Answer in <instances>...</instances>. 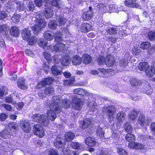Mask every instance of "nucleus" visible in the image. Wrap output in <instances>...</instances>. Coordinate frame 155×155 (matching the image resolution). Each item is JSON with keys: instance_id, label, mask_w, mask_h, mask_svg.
I'll return each mask as SVG.
<instances>
[{"instance_id": "obj_1", "label": "nucleus", "mask_w": 155, "mask_h": 155, "mask_svg": "<svg viewBox=\"0 0 155 155\" xmlns=\"http://www.w3.org/2000/svg\"><path fill=\"white\" fill-rule=\"evenodd\" d=\"M52 100L53 108H54L56 113H59L62 109L61 105H60L63 101L61 97L59 96H54L52 97Z\"/></svg>"}, {"instance_id": "obj_2", "label": "nucleus", "mask_w": 155, "mask_h": 155, "mask_svg": "<svg viewBox=\"0 0 155 155\" xmlns=\"http://www.w3.org/2000/svg\"><path fill=\"white\" fill-rule=\"evenodd\" d=\"M32 120L35 122H37L41 123L44 126H47L49 123V121L46 117L44 115L36 114L32 116Z\"/></svg>"}, {"instance_id": "obj_3", "label": "nucleus", "mask_w": 155, "mask_h": 155, "mask_svg": "<svg viewBox=\"0 0 155 155\" xmlns=\"http://www.w3.org/2000/svg\"><path fill=\"white\" fill-rule=\"evenodd\" d=\"M35 23V25L32 27V29L35 34H37L46 26V24L44 20L40 19H37Z\"/></svg>"}, {"instance_id": "obj_4", "label": "nucleus", "mask_w": 155, "mask_h": 155, "mask_svg": "<svg viewBox=\"0 0 155 155\" xmlns=\"http://www.w3.org/2000/svg\"><path fill=\"white\" fill-rule=\"evenodd\" d=\"M89 10L85 11L83 13L82 18L83 20L88 21L91 19L94 15V12L92 10V8L90 6L89 8Z\"/></svg>"}, {"instance_id": "obj_5", "label": "nucleus", "mask_w": 155, "mask_h": 155, "mask_svg": "<svg viewBox=\"0 0 155 155\" xmlns=\"http://www.w3.org/2000/svg\"><path fill=\"white\" fill-rule=\"evenodd\" d=\"M115 107L113 106H109L106 108L105 112L109 118V122H111L114 120V115L115 114Z\"/></svg>"}, {"instance_id": "obj_6", "label": "nucleus", "mask_w": 155, "mask_h": 155, "mask_svg": "<svg viewBox=\"0 0 155 155\" xmlns=\"http://www.w3.org/2000/svg\"><path fill=\"white\" fill-rule=\"evenodd\" d=\"M33 131L34 133L40 137H42L44 135L43 128L39 124H37L34 126Z\"/></svg>"}, {"instance_id": "obj_7", "label": "nucleus", "mask_w": 155, "mask_h": 155, "mask_svg": "<svg viewBox=\"0 0 155 155\" xmlns=\"http://www.w3.org/2000/svg\"><path fill=\"white\" fill-rule=\"evenodd\" d=\"M73 107L74 109L79 110L81 108L82 105V101L79 98L74 97L72 100Z\"/></svg>"}, {"instance_id": "obj_8", "label": "nucleus", "mask_w": 155, "mask_h": 155, "mask_svg": "<svg viewBox=\"0 0 155 155\" xmlns=\"http://www.w3.org/2000/svg\"><path fill=\"white\" fill-rule=\"evenodd\" d=\"M20 127L25 132H29L31 129L30 123L27 120H22L20 121Z\"/></svg>"}, {"instance_id": "obj_9", "label": "nucleus", "mask_w": 155, "mask_h": 155, "mask_svg": "<svg viewBox=\"0 0 155 155\" xmlns=\"http://www.w3.org/2000/svg\"><path fill=\"white\" fill-rule=\"evenodd\" d=\"M128 146L131 149L136 150L143 149L144 148V146L143 144L134 142L129 143Z\"/></svg>"}, {"instance_id": "obj_10", "label": "nucleus", "mask_w": 155, "mask_h": 155, "mask_svg": "<svg viewBox=\"0 0 155 155\" xmlns=\"http://www.w3.org/2000/svg\"><path fill=\"white\" fill-rule=\"evenodd\" d=\"M65 144L64 140L62 138L58 137L54 142V146L58 148H62Z\"/></svg>"}, {"instance_id": "obj_11", "label": "nucleus", "mask_w": 155, "mask_h": 155, "mask_svg": "<svg viewBox=\"0 0 155 155\" xmlns=\"http://www.w3.org/2000/svg\"><path fill=\"white\" fill-rule=\"evenodd\" d=\"M105 63L107 67H111L114 65L115 62L114 58L112 55H108L104 59Z\"/></svg>"}, {"instance_id": "obj_12", "label": "nucleus", "mask_w": 155, "mask_h": 155, "mask_svg": "<svg viewBox=\"0 0 155 155\" xmlns=\"http://www.w3.org/2000/svg\"><path fill=\"white\" fill-rule=\"evenodd\" d=\"M92 26L89 23H84L82 24L81 26V30L82 32L86 33L91 30Z\"/></svg>"}, {"instance_id": "obj_13", "label": "nucleus", "mask_w": 155, "mask_h": 155, "mask_svg": "<svg viewBox=\"0 0 155 155\" xmlns=\"http://www.w3.org/2000/svg\"><path fill=\"white\" fill-rule=\"evenodd\" d=\"M56 112L55 111L54 108H51L49 110L47 111V115L48 117L51 120H54L56 117Z\"/></svg>"}, {"instance_id": "obj_14", "label": "nucleus", "mask_w": 155, "mask_h": 155, "mask_svg": "<svg viewBox=\"0 0 155 155\" xmlns=\"http://www.w3.org/2000/svg\"><path fill=\"white\" fill-rule=\"evenodd\" d=\"M145 120V115L142 113H140L137 119V124H139L143 127L144 125Z\"/></svg>"}, {"instance_id": "obj_15", "label": "nucleus", "mask_w": 155, "mask_h": 155, "mask_svg": "<svg viewBox=\"0 0 155 155\" xmlns=\"http://www.w3.org/2000/svg\"><path fill=\"white\" fill-rule=\"evenodd\" d=\"M124 3L126 6L129 7L138 8L139 6L137 3L134 2L132 0H126Z\"/></svg>"}, {"instance_id": "obj_16", "label": "nucleus", "mask_w": 155, "mask_h": 155, "mask_svg": "<svg viewBox=\"0 0 155 155\" xmlns=\"http://www.w3.org/2000/svg\"><path fill=\"white\" fill-rule=\"evenodd\" d=\"M44 38L48 41H51L53 39L54 34L53 32L50 31H47L44 34Z\"/></svg>"}, {"instance_id": "obj_17", "label": "nucleus", "mask_w": 155, "mask_h": 155, "mask_svg": "<svg viewBox=\"0 0 155 155\" xmlns=\"http://www.w3.org/2000/svg\"><path fill=\"white\" fill-rule=\"evenodd\" d=\"M31 31L27 28L23 29L22 32V37L24 40H28L31 35Z\"/></svg>"}, {"instance_id": "obj_18", "label": "nucleus", "mask_w": 155, "mask_h": 155, "mask_svg": "<svg viewBox=\"0 0 155 155\" xmlns=\"http://www.w3.org/2000/svg\"><path fill=\"white\" fill-rule=\"evenodd\" d=\"M92 120L90 118H85L84 119L82 124V127L83 129L89 127L92 124Z\"/></svg>"}, {"instance_id": "obj_19", "label": "nucleus", "mask_w": 155, "mask_h": 155, "mask_svg": "<svg viewBox=\"0 0 155 155\" xmlns=\"http://www.w3.org/2000/svg\"><path fill=\"white\" fill-rule=\"evenodd\" d=\"M25 79L23 78H21L18 81V86L21 89L23 90L26 89L28 87L25 83Z\"/></svg>"}, {"instance_id": "obj_20", "label": "nucleus", "mask_w": 155, "mask_h": 155, "mask_svg": "<svg viewBox=\"0 0 155 155\" xmlns=\"http://www.w3.org/2000/svg\"><path fill=\"white\" fill-rule=\"evenodd\" d=\"M85 143L86 145L90 147H93L96 144V141L94 138L89 137L87 138L86 139Z\"/></svg>"}, {"instance_id": "obj_21", "label": "nucleus", "mask_w": 155, "mask_h": 155, "mask_svg": "<svg viewBox=\"0 0 155 155\" xmlns=\"http://www.w3.org/2000/svg\"><path fill=\"white\" fill-rule=\"evenodd\" d=\"M141 81L138 80L135 78H132L130 80V84L133 87H137L142 84Z\"/></svg>"}, {"instance_id": "obj_22", "label": "nucleus", "mask_w": 155, "mask_h": 155, "mask_svg": "<svg viewBox=\"0 0 155 155\" xmlns=\"http://www.w3.org/2000/svg\"><path fill=\"white\" fill-rule=\"evenodd\" d=\"M65 47V45L62 43H58L54 47V50L56 52L62 51Z\"/></svg>"}, {"instance_id": "obj_23", "label": "nucleus", "mask_w": 155, "mask_h": 155, "mask_svg": "<svg viewBox=\"0 0 155 155\" xmlns=\"http://www.w3.org/2000/svg\"><path fill=\"white\" fill-rule=\"evenodd\" d=\"M71 61L74 65H78L80 64L81 63V58L78 55H76L72 58Z\"/></svg>"}, {"instance_id": "obj_24", "label": "nucleus", "mask_w": 155, "mask_h": 155, "mask_svg": "<svg viewBox=\"0 0 155 155\" xmlns=\"http://www.w3.org/2000/svg\"><path fill=\"white\" fill-rule=\"evenodd\" d=\"M82 59V62L87 64H89L91 62V57L88 54H84L83 55Z\"/></svg>"}, {"instance_id": "obj_25", "label": "nucleus", "mask_w": 155, "mask_h": 155, "mask_svg": "<svg viewBox=\"0 0 155 155\" xmlns=\"http://www.w3.org/2000/svg\"><path fill=\"white\" fill-rule=\"evenodd\" d=\"M118 29L117 27H111L107 28V32L110 35H116L117 34Z\"/></svg>"}, {"instance_id": "obj_26", "label": "nucleus", "mask_w": 155, "mask_h": 155, "mask_svg": "<svg viewBox=\"0 0 155 155\" xmlns=\"http://www.w3.org/2000/svg\"><path fill=\"white\" fill-rule=\"evenodd\" d=\"M10 32L11 35L15 37H17L19 34L18 28L16 27H12L10 28Z\"/></svg>"}, {"instance_id": "obj_27", "label": "nucleus", "mask_w": 155, "mask_h": 155, "mask_svg": "<svg viewBox=\"0 0 155 155\" xmlns=\"http://www.w3.org/2000/svg\"><path fill=\"white\" fill-rule=\"evenodd\" d=\"M149 68V66L147 62H142L139 64L138 68L140 71H147Z\"/></svg>"}, {"instance_id": "obj_28", "label": "nucleus", "mask_w": 155, "mask_h": 155, "mask_svg": "<svg viewBox=\"0 0 155 155\" xmlns=\"http://www.w3.org/2000/svg\"><path fill=\"white\" fill-rule=\"evenodd\" d=\"M51 5L55 6L58 8H61L64 7V5L62 2L59 0H53L51 2Z\"/></svg>"}, {"instance_id": "obj_29", "label": "nucleus", "mask_w": 155, "mask_h": 155, "mask_svg": "<svg viewBox=\"0 0 155 155\" xmlns=\"http://www.w3.org/2000/svg\"><path fill=\"white\" fill-rule=\"evenodd\" d=\"M74 93L82 96H85L87 93V91L81 88H76L73 90Z\"/></svg>"}, {"instance_id": "obj_30", "label": "nucleus", "mask_w": 155, "mask_h": 155, "mask_svg": "<svg viewBox=\"0 0 155 155\" xmlns=\"http://www.w3.org/2000/svg\"><path fill=\"white\" fill-rule=\"evenodd\" d=\"M44 13L45 17L47 18L51 17L53 15V12L51 8H47L45 9Z\"/></svg>"}, {"instance_id": "obj_31", "label": "nucleus", "mask_w": 155, "mask_h": 155, "mask_svg": "<svg viewBox=\"0 0 155 155\" xmlns=\"http://www.w3.org/2000/svg\"><path fill=\"white\" fill-rule=\"evenodd\" d=\"M74 137V134L73 133L68 132L65 134V138L66 141L70 142L73 140Z\"/></svg>"}, {"instance_id": "obj_32", "label": "nucleus", "mask_w": 155, "mask_h": 155, "mask_svg": "<svg viewBox=\"0 0 155 155\" xmlns=\"http://www.w3.org/2000/svg\"><path fill=\"white\" fill-rule=\"evenodd\" d=\"M57 25L58 26H62L65 25L66 22V19L62 16H59L57 18Z\"/></svg>"}, {"instance_id": "obj_33", "label": "nucleus", "mask_w": 155, "mask_h": 155, "mask_svg": "<svg viewBox=\"0 0 155 155\" xmlns=\"http://www.w3.org/2000/svg\"><path fill=\"white\" fill-rule=\"evenodd\" d=\"M71 146L72 148L76 149L81 150L84 148L83 145L78 143L72 142L71 144Z\"/></svg>"}, {"instance_id": "obj_34", "label": "nucleus", "mask_w": 155, "mask_h": 155, "mask_svg": "<svg viewBox=\"0 0 155 155\" xmlns=\"http://www.w3.org/2000/svg\"><path fill=\"white\" fill-rule=\"evenodd\" d=\"M143 91L147 95H150L153 92V89L150 85H148L143 87Z\"/></svg>"}, {"instance_id": "obj_35", "label": "nucleus", "mask_w": 155, "mask_h": 155, "mask_svg": "<svg viewBox=\"0 0 155 155\" xmlns=\"http://www.w3.org/2000/svg\"><path fill=\"white\" fill-rule=\"evenodd\" d=\"M52 74L55 75H57L61 74L62 72L58 69L57 67L55 65L53 66L51 68Z\"/></svg>"}, {"instance_id": "obj_36", "label": "nucleus", "mask_w": 155, "mask_h": 155, "mask_svg": "<svg viewBox=\"0 0 155 155\" xmlns=\"http://www.w3.org/2000/svg\"><path fill=\"white\" fill-rule=\"evenodd\" d=\"M125 114L123 112H119L117 115V119L118 121L120 122H123L124 120Z\"/></svg>"}, {"instance_id": "obj_37", "label": "nucleus", "mask_w": 155, "mask_h": 155, "mask_svg": "<svg viewBox=\"0 0 155 155\" xmlns=\"http://www.w3.org/2000/svg\"><path fill=\"white\" fill-rule=\"evenodd\" d=\"M125 139L127 141L130 142H134L135 139L134 135L130 133L127 134L125 136Z\"/></svg>"}, {"instance_id": "obj_38", "label": "nucleus", "mask_w": 155, "mask_h": 155, "mask_svg": "<svg viewBox=\"0 0 155 155\" xmlns=\"http://www.w3.org/2000/svg\"><path fill=\"white\" fill-rule=\"evenodd\" d=\"M138 113V112L135 110H133L129 114V118L132 120H134L136 118Z\"/></svg>"}, {"instance_id": "obj_39", "label": "nucleus", "mask_w": 155, "mask_h": 155, "mask_svg": "<svg viewBox=\"0 0 155 155\" xmlns=\"http://www.w3.org/2000/svg\"><path fill=\"white\" fill-rule=\"evenodd\" d=\"M61 63L63 65L68 66L70 63V61L69 56H66L63 58L61 61Z\"/></svg>"}, {"instance_id": "obj_40", "label": "nucleus", "mask_w": 155, "mask_h": 155, "mask_svg": "<svg viewBox=\"0 0 155 155\" xmlns=\"http://www.w3.org/2000/svg\"><path fill=\"white\" fill-rule=\"evenodd\" d=\"M75 78L73 77L70 80H65L64 81V84L65 86L71 85L74 82Z\"/></svg>"}, {"instance_id": "obj_41", "label": "nucleus", "mask_w": 155, "mask_h": 155, "mask_svg": "<svg viewBox=\"0 0 155 155\" xmlns=\"http://www.w3.org/2000/svg\"><path fill=\"white\" fill-rule=\"evenodd\" d=\"M62 101L63 102L62 105L63 107L66 109L70 107L71 102L69 100L66 98L64 99Z\"/></svg>"}, {"instance_id": "obj_42", "label": "nucleus", "mask_w": 155, "mask_h": 155, "mask_svg": "<svg viewBox=\"0 0 155 155\" xmlns=\"http://www.w3.org/2000/svg\"><path fill=\"white\" fill-rule=\"evenodd\" d=\"M62 35L60 32H57L55 33V41L59 42L63 39Z\"/></svg>"}, {"instance_id": "obj_43", "label": "nucleus", "mask_w": 155, "mask_h": 155, "mask_svg": "<svg viewBox=\"0 0 155 155\" xmlns=\"http://www.w3.org/2000/svg\"><path fill=\"white\" fill-rule=\"evenodd\" d=\"M104 128L97 127V128L96 133L97 135L100 137H102L104 134Z\"/></svg>"}, {"instance_id": "obj_44", "label": "nucleus", "mask_w": 155, "mask_h": 155, "mask_svg": "<svg viewBox=\"0 0 155 155\" xmlns=\"http://www.w3.org/2000/svg\"><path fill=\"white\" fill-rule=\"evenodd\" d=\"M127 55H125L124 57L125 59H122L120 61V66L122 67H126L128 65V62L127 60H126L125 58L127 57Z\"/></svg>"}, {"instance_id": "obj_45", "label": "nucleus", "mask_w": 155, "mask_h": 155, "mask_svg": "<svg viewBox=\"0 0 155 155\" xmlns=\"http://www.w3.org/2000/svg\"><path fill=\"white\" fill-rule=\"evenodd\" d=\"M147 38L150 41L155 40V31H150L147 34Z\"/></svg>"}, {"instance_id": "obj_46", "label": "nucleus", "mask_w": 155, "mask_h": 155, "mask_svg": "<svg viewBox=\"0 0 155 155\" xmlns=\"http://www.w3.org/2000/svg\"><path fill=\"white\" fill-rule=\"evenodd\" d=\"M10 135L9 132L7 130H5L0 133V136L4 139L8 138L9 137Z\"/></svg>"}, {"instance_id": "obj_47", "label": "nucleus", "mask_w": 155, "mask_h": 155, "mask_svg": "<svg viewBox=\"0 0 155 155\" xmlns=\"http://www.w3.org/2000/svg\"><path fill=\"white\" fill-rule=\"evenodd\" d=\"M35 8V6L33 3L30 1H29L27 4V6L26 7V9L27 11H33Z\"/></svg>"}, {"instance_id": "obj_48", "label": "nucleus", "mask_w": 155, "mask_h": 155, "mask_svg": "<svg viewBox=\"0 0 155 155\" xmlns=\"http://www.w3.org/2000/svg\"><path fill=\"white\" fill-rule=\"evenodd\" d=\"M48 43L46 41H44V40H41L38 43L39 45L40 46L43 47L44 49H45L46 48H47L48 50H50L51 49V47L50 46H46L47 45Z\"/></svg>"}, {"instance_id": "obj_49", "label": "nucleus", "mask_w": 155, "mask_h": 155, "mask_svg": "<svg viewBox=\"0 0 155 155\" xmlns=\"http://www.w3.org/2000/svg\"><path fill=\"white\" fill-rule=\"evenodd\" d=\"M28 42L30 45H33L35 44L37 42V39L35 37H30L28 39Z\"/></svg>"}, {"instance_id": "obj_50", "label": "nucleus", "mask_w": 155, "mask_h": 155, "mask_svg": "<svg viewBox=\"0 0 155 155\" xmlns=\"http://www.w3.org/2000/svg\"><path fill=\"white\" fill-rule=\"evenodd\" d=\"M150 46V44L149 42H144L142 43L140 45V48L143 49H146Z\"/></svg>"}, {"instance_id": "obj_51", "label": "nucleus", "mask_w": 155, "mask_h": 155, "mask_svg": "<svg viewBox=\"0 0 155 155\" xmlns=\"http://www.w3.org/2000/svg\"><path fill=\"white\" fill-rule=\"evenodd\" d=\"M17 9L19 11H23L24 8V4L23 2H17L16 3Z\"/></svg>"}, {"instance_id": "obj_52", "label": "nucleus", "mask_w": 155, "mask_h": 155, "mask_svg": "<svg viewBox=\"0 0 155 155\" xmlns=\"http://www.w3.org/2000/svg\"><path fill=\"white\" fill-rule=\"evenodd\" d=\"M45 93L47 95L52 94L54 92V90L52 88L48 87L46 88L44 91Z\"/></svg>"}, {"instance_id": "obj_53", "label": "nucleus", "mask_w": 155, "mask_h": 155, "mask_svg": "<svg viewBox=\"0 0 155 155\" xmlns=\"http://www.w3.org/2000/svg\"><path fill=\"white\" fill-rule=\"evenodd\" d=\"M57 25L56 23L54 21H51L48 24L49 28L52 29H55L57 27Z\"/></svg>"}, {"instance_id": "obj_54", "label": "nucleus", "mask_w": 155, "mask_h": 155, "mask_svg": "<svg viewBox=\"0 0 155 155\" xmlns=\"http://www.w3.org/2000/svg\"><path fill=\"white\" fill-rule=\"evenodd\" d=\"M9 28L8 26L6 25H0V33L3 31L6 33V32L9 30Z\"/></svg>"}, {"instance_id": "obj_55", "label": "nucleus", "mask_w": 155, "mask_h": 155, "mask_svg": "<svg viewBox=\"0 0 155 155\" xmlns=\"http://www.w3.org/2000/svg\"><path fill=\"white\" fill-rule=\"evenodd\" d=\"M154 68L153 67H151L149 70L146 71V73L147 76L151 77L153 76V74Z\"/></svg>"}, {"instance_id": "obj_56", "label": "nucleus", "mask_w": 155, "mask_h": 155, "mask_svg": "<svg viewBox=\"0 0 155 155\" xmlns=\"http://www.w3.org/2000/svg\"><path fill=\"white\" fill-rule=\"evenodd\" d=\"M20 19V16L18 15H15L12 18V21L14 23L19 22Z\"/></svg>"}, {"instance_id": "obj_57", "label": "nucleus", "mask_w": 155, "mask_h": 155, "mask_svg": "<svg viewBox=\"0 0 155 155\" xmlns=\"http://www.w3.org/2000/svg\"><path fill=\"white\" fill-rule=\"evenodd\" d=\"M45 86L47 85L50 84L52 83L53 79L51 78H46L44 80H42Z\"/></svg>"}, {"instance_id": "obj_58", "label": "nucleus", "mask_w": 155, "mask_h": 155, "mask_svg": "<svg viewBox=\"0 0 155 155\" xmlns=\"http://www.w3.org/2000/svg\"><path fill=\"white\" fill-rule=\"evenodd\" d=\"M106 72L105 69L103 68H99L98 69L97 74L100 77H103L104 76Z\"/></svg>"}, {"instance_id": "obj_59", "label": "nucleus", "mask_w": 155, "mask_h": 155, "mask_svg": "<svg viewBox=\"0 0 155 155\" xmlns=\"http://www.w3.org/2000/svg\"><path fill=\"white\" fill-rule=\"evenodd\" d=\"M117 152L120 155H127V152L121 148H118L117 149Z\"/></svg>"}, {"instance_id": "obj_60", "label": "nucleus", "mask_w": 155, "mask_h": 155, "mask_svg": "<svg viewBox=\"0 0 155 155\" xmlns=\"http://www.w3.org/2000/svg\"><path fill=\"white\" fill-rule=\"evenodd\" d=\"M1 104L7 110L11 111L12 109V107L10 105L5 104Z\"/></svg>"}, {"instance_id": "obj_61", "label": "nucleus", "mask_w": 155, "mask_h": 155, "mask_svg": "<svg viewBox=\"0 0 155 155\" xmlns=\"http://www.w3.org/2000/svg\"><path fill=\"white\" fill-rule=\"evenodd\" d=\"M13 100L12 98L9 97H6L5 98V101L7 103H11L13 105L15 104V101L13 102Z\"/></svg>"}, {"instance_id": "obj_62", "label": "nucleus", "mask_w": 155, "mask_h": 155, "mask_svg": "<svg viewBox=\"0 0 155 155\" xmlns=\"http://www.w3.org/2000/svg\"><path fill=\"white\" fill-rule=\"evenodd\" d=\"M104 59L105 58H104L103 56H99L97 59V62L98 64L100 65L103 64L104 62L105 63Z\"/></svg>"}, {"instance_id": "obj_63", "label": "nucleus", "mask_w": 155, "mask_h": 155, "mask_svg": "<svg viewBox=\"0 0 155 155\" xmlns=\"http://www.w3.org/2000/svg\"><path fill=\"white\" fill-rule=\"evenodd\" d=\"M43 55L44 57L46 59V60H50V59L51 56L50 55V53L49 52H48L46 51H45L43 53Z\"/></svg>"}, {"instance_id": "obj_64", "label": "nucleus", "mask_w": 155, "mask_h": 155, "mask_svg": "<svg viewBox=\"0 0 155 155\" xmlns=\"http://www.w3.org/2000/svg\"><path fill=\"white\" fill-rule=\"evenodd\" d=\"M48 155H58V152L54 149L50 150L48 151Z\"/></svg>"}]
</instances>
